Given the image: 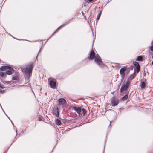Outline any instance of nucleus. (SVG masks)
Masks as SVG:
<instances>
[{
  "mask_svg": "<svg viewBox=\"0 0 153 153\" xmlns=\"http://www.w3.org/2000/svg\"><path fill=\"white\" fill-rule=\"evenodd\" d=\"M32 64H29L28 65V67L26 68L25 71V74L24 75V76L25 80H29L30 77L31 76L30 74L32 72Z\"/></svg>",
  "mask_w": 153,
  "mask_h": 153,
  "instance_id": "1",
  "label": "nucleus"
},
{
  "mask_svg": "<svg viewBox=\"0 0 153 153\" xmlns=\"http://www.w3.org/2000/svg\"><path fill=\"white\" fill-rule=\"evenodd\" d=\"M111 100V103L112 106L117 105L119 103V100L116 98L115 96L113 97Z\"/></svg>",
  "mask_w": 153,
  "mask_h": 153,
  "instance_id": "2",
  "label": "nucleus"
},
{
  "mask_svg": "<svg viewBox=\"0 0 153 153\" xmlns=\"http://www.w3.org/2000/svg\"><path fill=\"white\" fill-rule=\"evenodd\" d=\"M127 67L124 66L120 70V74L122 80H123L125 77V71L127 69Z\"/></svg>",
  "mask_w": 153,
  "mask_h": 153,
  "instance_id": "3",
  "label": "nucleus"
},
{
  "mask_svg": "<svg viewBox=\"0 0 153 153\" xmlns=\"http://www.w3.org/2000/svg\"><path fill=\"white\" fill-rule=\"evenodd\" d=\"M70 20H69V21H68L67 22H65V24H62V25L59 26L58 27V28L54 31V32L52 34V36H51L47 40H48L49 39H50L52 36H53L55 33H56V32H57L62 27H64L65 25L68 24L70 21Z\"/></svg>",
  "mask_w": 153,
  "mask_h": 153,
  "instance_id": "4",
  "label": "nucleus"
},
{
  "mask_svg": "<svg viewBox=\"0 0 153 153\" xmlns=\"http://www.w3.org/2000/svg\"><path fill=\"white\" fill-rule=\"evenodd\" d=\"M95 56V53L94 50H92L90 53V55L88 57V59L90 60H92L94 58Z\"/></svg>",
  "mask_w": 153,
  "mask_h": 153,
  "instance_id": "5",
  "label": "nucleus"
},
{
  "mask_svg": "<svg viewBox=\"0 0 153 153\" xmlns=\"http://www.w3.org/2000/svg\"><path fill=\"white\" fill-rule=\"evenodd\" d=\"M94 61L99 66H102V64L101 58H95Z\"/></svg>",
  "mask_w": 153,
  "mask_h": 153,
  "instance_id": "6",
  "label": "nucleus"
},
{
  "mask_svg": "<svg viewBox=\"0 0 153 153\" xmlns=\"http://www.w3.org/2000/svg\"><path fill=\"white\" fill-rule=\"evenodd\" d=\"M8 69L9 70H13V68L12 67L8 66H2L0 68V70L1 71H4Z\"/></svg>",
  "mask_w": 153,
  "mask_h": 153,
  "instance_id": "7",
  "label": "nucleus"
},
{
  "mask_svg": "<svg viewBox=\"0 0 153 153\" xmlns=\"http://www.w3.org/2000/svg\"><path fill=\"white\" fill-rule=\"evenodd\" d=\"M134 65L135 66L136 68V71L137 73H138L140 69V66L138 63L136 61L134 62H133Z\"/></svg>",
  "mask_w": 153,
  "mask_h": 153,
  "instance_id": "8",
  "label": "nucleus"
},
{
  "mask_svg": "<svg viewBox=\"0 0 153 153\" xmlns=\"http://www.w3.org/2000/svg\"><path fill=\"white\" fill-rule=\"evenodd\" d=\"M49 85L51 88H55L56 85V84L53 81L51 80L49 82Z\"/></svg>",
  "mask_w": 153,
  "mask_h": 153,
  "instance_id": "9",
  "label": "nucleus"
},
{
  "mask_svg": "<svg viewBox=\"0 0 153 153\" xmlns=\"http://www.w3.org/2000/svg\"><path fill=\"white\" fill-rule=\"evenodd\" d=\"M53 114L57 116H58L59 115L58 108L57 107L55 108H54L53 111Z\"/></svg>",
  "mask_w": 153,
  "mask_h": 153,
  "instance_id": "10",
  "label": "nucleus"
},
{
  "mask_svg": "<svg viewBox=\"0 0 153 153\" xmlns=\"http://www.w3.org/2000/svg\"><path fill=\"white\" fill-rule=\"evenodd\" d=\"M59 102V105H64L65 104L66 102V101L64 98H60L58 100Z\"/></svg>",
  "mask_w": 153,
  "mask_h": 153,
  "instance_id": "11",
  "label": "nucleus"
},
{
  "mask_svg": "<svg viewBox=\"0 0 153 153\" xmlns=\"http://www.w3.org/2000/svg\"><path fill=\"white\" fill-rule=\"evenodd\" d=\"M128 88L124 84H123L120 89V92H123V91L126 90Z\"/></svg>",
  "mask_w": 153,
  "mask_h": 153,
  "instance_id": "12",
  "label": "nucleus"
},
{
  "mask_svg": "<svg viewBox=\"0 0 153 153\" xmlns=\"http://www.w3.org/2000/svg\"><path fill=\"white\" fill-rule=\"evenodd\" d=\"M135 69H134V73L131 74L129 76V77L128 78V80H130L131 81L133 79H134L136 76V74H135Z\"/></svg>",
  "mask_w": 153,
  "mask_h": 153,
  "instance_id": "13",
  "label": "nucleus"
},
{
  "mask_svg": "<svg viewBox=\"0 0 153 153\" xmlns=\"http://www.w3.org/2000/svg\"><path fill=\"white\" fill-rule=\"evenodd\" d=\"M73 108L75 110V111L78 114L80 113V112H81V110L79 107H73Z\"/></svg>",
  "mask_w": 153,
  "mask_h": 153,
  "instance_id": "14",
  "label": "nucleus"
},
{
  "mask_svg": "<svg viewBox=\"0 0 153 153\" xmlns=\"http://www.w3.org/2000/svg\"><path fill=\"white\" fill-rule=\"evenodd\" d=\"M14 72V69L13 70H7V71L6 73L8 75H11Z\"/></svg>",
  "mask_w": 153,
  "mask_h": 153,
  "instance_id": "15",
  "label": "nucleus"
},
{
  "mask_svg": "<svg viewBox=\"0 0 153 153\" xmlns=\"http://www.w3.org/2000/svg\"><path fill=\"white\" fill-rule=\"evenodd\" d=\"M0 76L4 78H6L7 76V74L6 73L3 72H0Z\"/></svg>",
  "mask_w": 153,
  "mask_h": 153,
  "instance_id": "16",
  "label": "nucleus"
},
{
  "mask_svg": "<svg viewBox=\"0 0 153 153\" xmlns=\"http://www.w3.org/2000/svg\"><path fill=\"white\" fill-rule=\"evenodd\" d=\"M146 87V84L144 82H141V88L142 89H144Z\"/></svg>",
  "mask_w": 153,
  "mask_h": 153,
  "instance_id": "17",
  "label": "nucleus"
},
{
  "mask_svg": "<svg viewBox=\"0 0 153 153\" xmlns=\"http://www.w3.org/2000/svg\"><path fill=\"white\" fill-rule=\"evenodd\" d=\"M136 60L139 61H143V58L141 56H139Z\"/></svg>",
  "mask_w": 153,
  "mask_h": 153,
  "instance_id": "18",
  "label": "nucleus"
},
{
  "mask_svg": "<svg viewBox=\"0 0 153 153\" xmlns=\"http://www.w3.org/2000/svg\"><path fill=\"white\" fill-rule=\"evenodd\" d=\"M55 123H56L58 125H59L61 124V121L60 120L58 119H57L56 120H55Z\"/></svg>",
  "mask_w": 153,
  "mask_h": 153,
  "instance_id": "19",
  "label": "nucleus"
},
{
  "mask_svg": "<svg viewBox=\"0 0 153 153\" xmlns=\"http://www.w3.org/2000/svg\"><path fill=\"white\" fill-rule=\"evenodd\" d=\"M128 98V95L127 94L125 95L122 98V100H126Z\"/></svg>",
  "mask_w": 153,
  "mask_h": 153,
  "instance_id": "20",
  "label": "nucleus"
},
{
  "mask_svg": "<svg viewBox=\"0 0 153 153\" xmlns=\"http://www.w3.org/2000/svg\"><path fill=\"white\" fill-rule=\"evenodd\" d=\"M130 81L129 80H128L126 84H125V85H126V86L128 88V87L130 85Z\"/></svg>",
  "mask_w": 153,
  "mask_h": 153,
  "instance_id": "21",
  "label": "nucleus"
},
{
  "mask_svg": "<svg viewBox=\"0 0 153 153\" xmlns=\"http://www.w3.org/2000/svg\"><path fill=\"white\" fill-rule=\"evenodd\" d=\"M101 11H100V12L98 13V14L97 15V20H98L99 19H100V15H101Z\"/></svg>",
  "mask_w": 153,
  "mask_h": 153,
  "instance_id": "22",
  "label": "nucleus"
},
{
  "mask_svg": "<svg viewBox=\"0 0 153 153\" xmlns=\"http://www.w3.org/2000/svg\"><path fill=\"white\" fill-rule=\"evenodd\" d=\"M18 79V77L17 76H14L13 77L12 80H17Z\"/></svg>",
  "mask_w": 153,
  "mask_h": 153,
  "instance_id": "23",
  "label": "nucleus"
},
{
  "mask_svg": "<svg viewBox=\"0 0 153 153\" xmlns=\"http://www.w3.org/2000/svg\"><path fill=\"white\" fill-rule=\"evenodd\" d=\"M0 88H5V87L4 85L0 83Z\"/></svg>",
  "mask_w": 153,
  "mask_h": 153,
  "instance_id": "24",
  "label": "nucleus"
},
{
  "mask_svg": "<svg viewBox=\"0 0 153 153\" xmlns=\"http://www.w3.org/2000/svg\"><path fill=\"white\" fill-rule=\"evenodd\" d=\"M94 58H101L100 56L98 54L95 55Z\"/></svg>",
  "mask_w": 153,
  "mask_h": 153,
  "instance_id": "25",
  "label": "nucleus"
},
{
  "mask_svg": "<svg viewBox=\"0 0 153 153\" xmlns=\"http://www.w3.org/2000/svg\"><path fill=\"white\" fill-rule=\"evenodd\" d=\"M82 110L83 111V114H85L86 113V111L84 109H82Z\"/></svg>",
  "mask_w": 153,
  "mask_h": 153,
  "instance_id": "26",
  "label": "nucleus"
},
{
  "mask_svg": "<svg viewBox=\"0 0 153 153\" xmlns=\"http://www.w3.org/2000/svg\"><path fill=\"white\" fill-rule=\"evenodd\" d=\"M5 90H1V91H0V92L1 93H2V94L4 93L5 92Z\"/></svg>",
  "mask_w": 153,
  "mask_h": 153,
  "instance_id": "27",
  "label": "nucleus"
},
{
  "mask_svg": "<svg viewBox=\"0 0 153 153\" xmlns=\"http://www.w3.org/2000/svg\"><path fill=\"white\" fill-rule=\"evenodd\" d=\"M150 50H151V51H153V46H152L151 47H150Z\"/></svg>",
  "mask_w": 153,
  "mask_h": 153,
  "instance_id": "28",
  "label": "nucleus"
},
{
  "mask_svg": "<svg viewBox=\"0 0 153 153\" xmlns=\"http://www.w3.org/2000/svg\"><path fill=\"white\" fill-rule=\"evenodd\" d=\"M42 117H40L39 118V120H42Z\"/></svg>",
  "mask_w": 153,
  "mask_h": 153,
  "instance_id": "29",
  "label": "nucleus"
},
{
  "mask_svg": "<svg viewBox=\"0 0 153 153\" xmlns=\"http://www.w3.org/2000/svg\"><path fill=\"white\" fill-rule=\"evenodd\" d=\"M6 82L7 83H8V84H9L10 82V81H7V82Z\"/></svg>",
  "mask_w": 153,
  "mask_h": 153,
  "instance_id": "30",
  "label": "nucleus"
},
{
  "mask_svg": "<svg viewBox=\"0 0 153 153\" xmlns=\"http://www.w3.org/2000/svg\"><path fill=\"white\" fill-rule=\"evenodd\" d=\"M41 51V49H40V50H39V53H38V54H39V52H40Z\"/></svg>",
  "mask_w": 153,
  "mask_h": 153,
  "instance_id": "31",
  "label": "nucleus"
},
{
  "mask_svg": "<svg viewBox=\"0 0 153 153\" xmlns=\"http://www.w3.org/2000/svg\"><path fill=\"white\" fill-rule=\"evenodd\" d=\"M111 121H110V124L109 126H109L111 127Z\"/></svg>",
  "mask_w": 153,
  "mask_h": 153,
  "instance_id": "32",
  "label": "nucleus"
},
{
  "mask_svg": "<svg viewBox=\"0 0 153 153\" xmlns=\"http://www.w3.org/2000/svg\"><path fill=\"white\" fill-rule=\"evenodd\" d=\"M82 15H84V13H83V11L82 12Z\"/></svg>",
  "mask_w": 153,
  "mask_h": 153,
  "instance_id": "33",
  "label": "nucleus"
},
{
  "mask_svg": "<svg viewBox=\"0 0 153 153\" xmlns=\"http://www.w3.org/2000/svg\"><path fill=\"white\" fill-rule=\"evenodd\" d=\"M11 123H12L13 124V126H14V125H13V123L12 122H11Z\"/></svg>",
  "mask_w": 153,
  "mask_h": 153,
  "instance_id": "34",
  "label": "nucleus"
},
{
  "mask_svg": "<svg viewBox=\"0 0 153 153\" xmlns=\"http://www.w3.org/2000/svg\"><path fill=\"white\" fill-rule=\"evenodd\" d=\"M152 65H153V61H152Z\"/></svg>",
  "mask_w": 153,
  "mask_h": 153,
  "instance_id": "35",
  "label": "nucleus"
},
{
  "mask_svg": "<svg viewBox=\"0 0 153 153\" xmlns=\"http://www.w3.org/2000/svg\"><path fill=\"white\" fill-rule=\"evenodd\" d=\"M16 134H17V130H16Z\"/></svg>",
  "mask_w": 153,
  "mask_h": 153,
  "instance_id": "36",
  "label": "nucleus"
},
{
  "mask_svg": "<svg viewBox=\"0 0 153 153\" xmlns=\"http://www.w3.org/2000/svg\"><path fill=\"white\" fill-rule=\"evenodd\" d=\"M152 58L153 59V56H152Z\"/></svg>",
  "mask_w": 153,
  "mask_h": 153,
  "instance_id": "37",
  "label": "nucleus"
},
{
  "mask_svg": "<svg viewBox=\"0 0 153 153\" xmlns=\"http://www.w3.org/2000/svg\"><path fill=\"white\" fill-rule=\"evenodd\" d=\"M103 153H104V152Z\"/></svg>",
  "mask_w": 153,
  "mask_h": 153,
  "instance_id": "38",
  "label": "nucleus"
}]
</instances>
